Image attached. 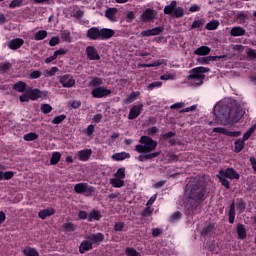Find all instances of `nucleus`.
<instances>
[{
  "instance_id": "nucleus-1",
  "label": "nucleus",
  "mask_w": 256,
  "mask_h": 256,
  "mask_svg": "<svg viewBox=\"0 0 256 256\" xmlns=\"http://www.w3.org/2000/svg\"><path fill=\"white\" fill-rule=\"evenodd\" d=\"M245 114V111L241 107L229 108L226 101H220L214 107V115L220 124L228 125L230 123H237Z\"/></svg>"
},
{
  "instance_id": "nucleus-2",
  "label": "nucleus",
  "mask_w": 256,
  "mask_h": 256,
  "mask_svg": "<svg viewBox=\"0 0 256 256\" xmlns=\"http://www.w3.org/2000/svg\"><path fill=\"white\" fill-rule=\"evenodd\" d=\"M204 193L205 189L200 182H189L185 190V197L189 199L187 205L201 202L203 200Z\"/></svg>"
},
{
  "instance_id": "nucleus-3",
  "label": "nucleus",
  "mask_w": 256,
  "mask_h": 256,
  "mask_svg": "<svg viewBox=\"0 0 256 256\" xmlns=\"http://www.w3.org/2000/svg\"><path fill=\"white\" fill-rule=\"evenodd\" d=\"M115 35V31L108 28L99 29L97 27H92L87 31V38L96 41V40H109Z\"/></svg>"
},
{
  "instance_id": "nucleus-4",
  "label": "nucleus",
  "mask_w": 256,
  "mask_h": 256,
  "mask_svg": "<svg viewBox=\"0 0 256 256\" xmlns=\"http://www.w3.org/2000/svg\"><path fill=\"white\" fill-rule=\"evenodd\" d=\"M157 147V142L148 136H142L140 144L135 147V150L141 154H148L154 151Z\"/></svg>"
},
{
  "instance_id": "nucleus-5",
  "label": "nucleus",
  "mask_w": 256,
  "mask_h": 256,
  "mask_svg": "<svg viewBox=\"0 0 256 256\" xmlns=\"http://www.w3.org/2000/svg\"><path fill=\"white\" fill-rule=\"evenodd\" d=\"M209 68L197 67L192 70V74L189 76V83L194 87H199L203 84L204 73L209 72Z\"/></svg>"
},
{
  "instance_id": "nucleus-6",
  "label": "nucleus",
  "mask_w": 256,
  "mask_h": 256,
  "mask_svg": "<svg viewBox=\"0 0 256 256\" xmlns=\"http://www.w3.org/2000/svg\"><path fill=\"white\" fill-rule=\"evenodd\" d=\"M164 14L170 15L176 19L182 18L185 14L184 9L181 6H177V2L173 0L168 6L164 8Z\"/></svg>"
},
{
  "instance_id": "nucleus-7",
  "label": "nucleus",
  "mask_w": 256,
  "mask_h": 256,
  "mask_svg": "<svg viewBox=\"0 0 256 256\" xmlns=\"http://www.w3.org/2000/svg\"><path fill=\"white\" fill-rule=\"evenodd\" d=\"M74 191L77 194H83L87 197H90L95 193V188L92 186H89L87 183H79L74 186Z\"/></svg>"
},
{
  "instance_id": "nucleus-8",
  "label": "nucleus",
  "mask_w": 256,
  "mask_h": 256,
  "mask_svg": "<svg viewBox=\"0 0 256 256\" xmlns=\"http://www.w3.org/2000/svg\"><path fill=\"white\" fill-rule=\"evenodd\" d=\"M91 94L94 98H104V97L110 95L111 91L109 89H107L106 86H102V87L100 86V87H96L95 89H93Z\"/></svg>"
},
{
  "instance_id": "nucleus-9",
  "label": "nucleus",
  "mask_w": 256,
  "mask_h": 256,
  "mask_svg": "<svg viewBox=\"0 0 256 256\" xmlns=\"http://www.w3.org/2000/svg\"><path fill=\"white\" fill-rule=\"evenodd\" d=\"M87 58L91 61L100 60V55L98 54L97 49L94 46H89L86 48Z\"/></svg>"
},
{
  "instance_id": "nucleus-10",
  "label": "nucleus",
  "mask_w": 256,
  "mask_h": 256,
  "mask_svg": "<svg viewBox=\"0 0 256 256\" xmlns=\"http://www.w3.org/2000/svg\"><path fill=\"white\" fill-rule=\"evenodd\" d=\"M157 19V13L152 9H147L142 15L141 20L143 22H152Z\"/></svg>"
},
{
  "instance_id": "nucleus-11",
  "label": "nucleus",
  "mask_w": 256,
  "mask_h": 256,
  "mask_svg": "<svg viewBox=\"0 0 256 256\" xmlns=\"http://www.w3.org/2000/svg\"><path fill=\"white\" fill-rule=\"evenodd\" d=\"M91 154H92L91 149H84V150L78 151L76 156L79 161L86 162L89 160Z\"/></svg>"
},
{
  "instance_id": "nucleus-12",
  "label": "nucleus",
  "mask_w": 256,
  "mask_h": 256,
  "mask_svg": "<svg viewBox=\"0 0 256 256\" xmlns=\"http://www.w3.org/2000/svg\"><path fill=\"white\" fill-rule=\"evenodd\" d=\"M220 175L229 179H239V174L232 168H228L225 171L221 170L219 172Z\"/></svg>"
},
{
  "instance_id": "nucleus-13",
  "label": "nucleus",
  "mask_w": 256,
  "mask_h": 256,
  "mask_svg": "<svg viewBox=\"0 0 256 256\" xmlns=\"http://www.w3.org/2000/svg\"><path fill=\"white\" fill-rule=\"evenodd\" d=\"M142 110H143V105L142 104L134 106L130 110V113H129V116H128L129 120L136 119L141 114Z\"/></svg>"
},
{
  "instance_id": "nucleus-14",
  "label": "nucleus",
  "mask_w": 256,
  "mask_h": 256,
  "mask_svg": "<svg viewBox=\"0 0 256 256\" xmlns=\"http://www.w3.org/2000/svg\"><path fill=\"white\" fill-rule=\"evenodd\" d=\"M60 83L62 84V86L64 88H71L74 86L75 80L71 76L65 75V76L61 77Z\"/></svg>"
},
{
  "instance_id": "nucleus-15",
  "label": "nucleus",
  "mask_w": 256,
  "mask_h": 256,
  "mask_svg": "<svg viewBox=\"0 0 256 256\" xmlns=\"http://www.w3.org/2000/svg\"><path fill=\"white\" fill-rule=\"evenodd\" d=\"M118 10L116 8H109L105 12V17L111 22H117V15Z\"/></svg>"
},
{
  "instance_id": "nucleus-16",
  "label": "nucleus",
  "mask_w": 256,
  "mask_h": 256,
  "mask_svg": "<svg viewBox=\"0 0 256 256\" xmlns=\"http://www.w3.org/2000/svg\"><path fill=\"white\" fill-rule=\"evenodd\" d=\"M87 239L93 244H99L104 240V235L101 233L92 234Z\"/></svg>"
},
{
  "instance_id": "nucleus-17",
  "label": "nucleus",
  "mask_w": 256,
  "mask_h": 256,
  "mask_svg": "<svg viewBox=\"0 0 256 256\" xmlns=\"http://www.w3.org/2000/svg\"><path fill=\"white\" fill-rule=\"evenodd\" d=\"M55 214V209L54 208H47V209H44V210H41L39 213H38V216L39 218L41 219H46L47 217H50L52 215Z\"/></svg>"
},
{
  "instance_id": "nucleus-18",
  "label": "nucleus",
  "mask_w": 256,
  "mask_h": 256,
  "mask_svg": "<svg viewBox=\"0 0 256 256\" xmlns=\"http://www.w3.org/2000/svg\"><path fill=\"white\" fill-rule=\"evenodd\" d=\"M24 44V41L20 38L13 39L9 42L8 47L11 50H17Z\"/></svg>"
},
{
  "instance_id": "nucleus-19",
  "label": "nucleus",
  "mask_w": 256,
  "mask_h": 256,
  "mask_svg": "<svg viewBox=\"0 0 256 256\" xmlns=\"http://www.w3.org/2000/svg\"><path fill=\"white\" fill-rule=\"evenodd\" d=\"M102 218L101 212L98 210H92L88 214V221L93 222V221H99Z\"/></svg>"
},
{
  "instance_id": "nucleus-20",
  "label": "nucleus",
  "mask_w": 256,
  "mask_h": 256,
  "mask_svg": "<svg viewBox=\"0 0 256 256\" xmlns=\"http://www.w3.org/2000/svg\"><path fill=\"white\" fill-rule=\"evenodd\" d=\"M246 33L245 29L242 27H234L231 29L230 34L233 37H240V36H244Z\"/></svg>"
},
{
  "instance_id": "nucleus-21",
  "label": "nucleus",
  "mask_w": 256,
  "mask_h": 256,
  "mask_svg": "<svg viewBox=\"0 0 256 256\" xmlns=\"http://www.w3.org/2000/svg\"><path fill=\"white\" fill-rule=\"evenodd\" d=\"M90 249H92V243L88 239L86 241H83L79 247V251L81 254L89 251Z\"/></svg>"
},
{
  "instance_id": "nucleus-22",
  "label": "nucleus",
  "mask_w": 256,
  "mask_h": 256,
  "mask_svg": "<svg viewBox=\"0 0 256 256\" xmlns=\"http://www.w3.org/2000/svg\"><path fill=\"white\" fill-rule=\"evenodd\" d=\"M211 52V49L207 46H202L198 48L194 53L198 56H207Z\"/></svg>"
},
{
  "instance_id": "nucleus-23",
  "label": "nucleus",
  "mask_w": 256,
  "mask_h": 256,
  "mask_svg": "<svg viewBox=\"0 0 256 256\" xmlns=\"http://www.w3.org/2000/svg\"><path fill=\"white\" fill-rule=\"evenodd\" d=\"M110 184L114 187V188H121L125 185V182L123 179L120 178H112L110 180Z\"/></svg>"
},
{
  "instance_id": "nucleus-24",
  "label": "nucleus",
  "mask_w": 256,
  "mask_h": 256,
  "mask_svg": "<svg viewBox=\"0 0 256 256\" xmlns=\"http://www.w3.org/2000/svg\"><path fill=\"white\" fill-rule=\"evenodd\" d=\"M160 154H161V152H155V153L148 154V155H140L139 158H138V160L141 161V162H144V161H147V160L156 158V157H158Z\"/></svg>"
},
{
  "instance_id": "nucleus-25",
  "label": "nucleus",
  "mask_w": 256,
  "mask_h": 256,
  "mask_svg": "<svg viewBox=\"0 0 256 256\" xmlns=\"http://www.w3.org/2000/svg\"><path fill=\"white\" fill-rule=\"evenodd\" d=\"M127 158H130V155L129 153H126V152L117 153L112 156V159L116 161H123Z\"/></svg>"
},
{
  "instance_id": "nucleus-26",
  "label": "nucleus",
  "mask_w": 256,
  "mask_h": 256,
  "mask_svg": "<svg viewBox=\"0 0 256 256\" xmlns=\"http://www.w3.org/2000/svg\"><path fill=\"white\" fill-rule=\"evenodd\" d=\"M26 87L27 85L24 82L20 81L13 86V90L19 93H23L26 90Z\"/></svg>"
},
{
  "instance_id": "nucleus-27",
  "label": "nucleus",
  "mask_w": 256,
  "mask_h": 256,
  "mask_svg": "<svg viewBox=\"0 0 256 256\" xmlns=\"http://www.w3.org/2000/svg\"><path fill=\"white\" fill-rule=\"evenodd\" d=\"M245 147V141L243 139H238L235 142V152L239 153L241 152Z\"/></svg>"
},
{
  "instance_id": "nucleus-28",
  "label": "nucleus",
  "mask_w": 256,
  "mask_h": 256,
  "mask_svg": "<svg viewBox=\"0 0 256 256\" xmlns=\"http://www.w3.org/2000/svg\"><path fill=\"white\" fill-rule=\"evenodd\" d=\"M237 232H238V235H239L240 239H245L246 238L247 233H246V229H245L244 225L239 224L237 226Z\"/></svg>"
},
{
  "instance_id": "nucleus-29",
  "label": "nucleus",
  "mask_w": 256,
  "mask_h": 256,
  "mask_svg": "<svg viewBox=\"0 0 256 256\" xmlns=\"http://www.w3.org/2000/svg\"><path fill=\"white\" fill-rule=\"evenodd\" d=\"M62 227L65 232H74L77 228L76 225L71 222L64 223Z\"/></svg>"
},
{
  "instance_id": "nucleus-30",
  "label": "nucleus",
  "mask_w": 256,
  "mask_h": 256,
  "mask_svg": "<svg viewBox=\"0 0 256 256\" xmlns=\"http://www.w3.org/2000/svg\"><path fill=\"white\" fill-rule=\"evenodd\" d=\"M23 253L26 256H39L38 251L36 249H34V248H31V247H28V248L24 249Z\"/></svg>"
},
{
  "instance_id": "nucleus-31",
  "label": "nucleus",
  "mask_w": 256,
  "mask_h": 256,
  "mask_svg": "<svg viewBox=\"0 0 256 256\" xmlns=\"http://www.w3.org/2000/svg\"><path fill=\"white\" fill-rule=\"evenodd\" d=\"M47 32L45 30H40L34 35L36 41H41L47 37Z\"/></svg>"
},
{
  "instance_id": "nucleus-32",
  "label": "nucleus",
  "mask_w": 256,
  "mask_h": 256,
  "mask_svg": "<svg viewBox=\"0 0 256 256\" xmlns=\"http://www.w3.org/2000/svg\"><path fill=\"white\" fill-rule=\"evenodd\" d=\"M89 85L95 88L101 87V85H103V80L101 78L95 77L92 79Z\"/></svg>"
},
{
  "instance_id": "nucleus-33",
  "label": "nucleus",
  "mask_w": 256,
  "mask_h": 256,
  "mask_svg": "<svg viewBox=\"0 0 256 256\" xmlns=\"http://www.w3.org/2000/svg\"><path fill=\"white\" fill-rule=\"evenodd\" d=\"M140 97V93L139 92H132L129 97L126 99V103L130 104L132 102H134L135 100H137Z\"/></svg>"
},
{
  "instance_id": "nucleus-34",
  "label": "nucleus",
  "mask_w": 256,
  "mask_h": 256,
  "mask_svg": "<svg viewBox=\"0 0 256 256\" xmlns=\"http://www.w3.org/2000/svg\"><path fill=\"white\" fill-rule=\"evenodd\" d=\"M61 159V154L59 152H54L52 154L51 160H50V164L51 165H56Z\"/></svg>"
},
{
  "instance_id": "nucleus-35",
  "label": "nucleus",
  "mask_w": 256,
  "mask_h": 256,
  "mask_svg": "<svg viewBox=\"0 0 256 256\" xmlns=\"http://www.w3.org/2000/svg\"><path fill=\"white\" fill-rule=\"evenodd\" d=\"M61 38L64 42H68L71 43L72 42V38H71V34L69 31L65 30L61 33Z\"/></svg>"
},
{
  "instance_id": "nucleus-36",
  "label": "nucleus",
  "mask_w": 256,
  "mask_h": 256,
  "mask_svg": "<svg viewBox=\"0 0 256 256\" xmlns=\"http://www.w3.org/2000/svg\"><path fill=\"white\" fill-rule=\"evenodd\" d=\"M29 95H30V100H37L38 98H40L42 96V93L38 89H35V90L31 91L29 93Z\"/></svg>"
},
{
  "instance_id": "nucleus-37",
  "label": "nucleus",
  "mask_w": 256,
  "mask_h": 256,
  "mask_svg": "<svg viewBox=\"0 0 256 256\" xmlns=\"http://www.w3.org/2000/svg\"><path fill=\"white\" fill-rule=\"evenodd\" d=\"M38 138V135L34 132L28 133L26 135H24L23 139L27 142H31L34 141Z\"/></svg>"
},
{
  "instance_id": "nucleus-38",
  "label": "nucleus",
  "mask_w": 256,
  "mask_h": 256,
  "mask_svg": "<svg viewBox=\"0 0 256 256\" xmlns=\"http://www.w3.org/2000/svg\"><path fill=\"white\" fill-rule=\"evenodd\" d=\"M127 256H141L140 252H137L134 248L129 247L125 250Z\"/></svg>"
},
{
  "instance_id": "nucleus-39",
  "label": "nucleus",
  "mask_w": 256,
  "mask_h": 256,
  "mask_svg": "<svg viewBox=\"0 0 256 256\" xmlns=\"http://www.w3.org/2000/svg\"><path fill=\"white\" fill-rule=\"evenodd\" d=\"M68 53V49L66 48H60L57 51L54 52V56L57 58H60Z\"/></svg>"
},
{
  "instance_id": "nucleus-40",
  "label": "nucleus",
  "mask_w": 256,
  "mask_h": 256,
  "mask_svg": "<svg viewBox=\"0 0 256 256\" xmlns=\"http://www.w3.org/2000/svg\"><path fill=\"white\" fill-rule=\"evenodd\" d=\"M255 130H256V126L254 125L244 134L243 140L246 142L252 136Z\"/></svg>"
},
{
  "instance_id": "nucleus-41",
  "label": "nucleus",
  "mask_w": 256,
  "mask_h": 256,
  "mask_svg": "<svg viewBox=\"0 0 256 256\" xmlns=\"http://www.w3.org/2000/svg\"><path fill=\"white\" fill-rule=\"evenodd\" d=\"M219 26V22L218 21H212L210 23H208L206 25V29L209 30V31H213V30H216Z\"/></svg>"
},
{
  "instance_id": "nucleus-42",
  "label": "nucleus",
  "mask_w": 256,
  "mask_h": 256,
  "mask_svg": "<svg viewBox=\"0 0 256 256\" xmlns=\"http://www.w3.org/2000/svg\"><path fill=\"white\" fill-rule=\"evenodd\" d=\"M115 178L124 180L125 178V168L122 167L120 169H118V171L114 174Z\"/></svg>"
},
{
  "instance_id": "nucleus-43",
  "label": "nucleus",
  "mask_w": 256,
  "mask_h": 256,
  "mask_svg": "<svg viewBox=\"0 0 256 256\" xmlns=\"http://www.w3.org/2000/svg\"><path fill=\"white\" fill-rule=\"evenodd\" d=\"M217 177L220 179L221 183L223 186H225L227 189L230 188V183L229 181L226 179L225 176H223L222 174L219 173V175H217Z\"/></svg>"
},
{
  "instance_id": "nucleus-44",
  "label": "nucleus",
  "mask_w": 256,
  "mask_h": 256,
  "mask_svg": "<svg viewBox=\"0 0 256 256\" xmlns=\"http://www.w3.org/2000/svg\"><path fill=\"white\" fill-rule=\"evenodd\" d=\"M212 57H200L197 59V61L202 65H208L212 61Z\"/></svg>"
},
{
  "instance_id": "nucleus-45",
  "label": "nucleus",
  "mask_w": 256,
  "mask_h": 256,
  "mask_svg": "<svg viewBox=\"0 0 256 256\" xmlns=\"http://www.w3.org/2000/svg\"><path fill=\"white\" fill-rule=\"evenodd\" d=\"M176 77L175 73H166L160 77L163 81L173 80Z\"/></svg>"
},
{
  "instance_id": "nucleus-46",
  "label": "nucleus",
  "mask_w": 256,
  "mask_h": 256,
  "mask_svg": "<svg viewBox=\"0 0 256 256\" xmlns=\"http://www.w3.org/2000/svg\"><path fill=\"white\" fill-rule=\"evenodd\" d=\"M57 72H58V68H57V67H52L50 70H46V71H45V75H46V77H52V76H54Z\"/></svg>"
},
{
  "instance_id": "nucleus-47",
  "label": "nucleus",
  "mask_w": 256,
  "mask_h": 256,
  "mask_svg": "<svg viewBox=\"0 0 256 256\" xmlns=\"http://www.w3.org/2000/svg\"><path fill=\"white\" fill-rule=\"evenodd\" d=\"M164 31V28L163 27H156L154 29H150V32H151V36H157L159 35L160 33H162Z\"/></svg>"
},
{
  "instance_id": "nucleus-48",
  "label": "nucleus",
  "mask_w": 256,
  "mask_h": 256,
  "mask_svg": "<svg viewBox=\"0 0 256 256\" xmlns=\"http://www.w3.org/2000/svg\"><path fill=\"white\" fill-rule=\"evenodd\" d=\"M41 111L44 113V114H48L52 111V107L48 104H43L41 106Z\"/></svg>"
},
{
  "instance_id": "nucleus-49",
  "label": "nucleus",
  "mask_w": 256,
  "mask_h": 256,
  "mask_svg": "<svg viewBox=\"0 0 256 256\" xmlns=\"http://www.w3.org/2000/svg\"><path fill=\"white\" fill-rule=\"evenodd\" d=\"M182 217V214L180 212H175L174 214H172L170 221L175 222L180 220Z\"/></svg>"
},
{
  "instance_id": "nucleus-50",
  "label": "nucleus",
  "mask_w": 256,
  "mask_h": 256,
  "mask_svg": "<svg viewBox=\"0 0 256 256\" xmlns=\"http://www.w3.org/2000/svg\"><path fill=\"white\" fill-rule=\"evenodd\" d=\"M162 86V82H153L148 86V90L152 91L155 88H160Z\"/></svg>"
},
{
  "instance_id": "nucleus-51",
  "label": "nucleus",
  "mask_w": 256,
  "mask_h": 256,
  "mask_svg": "<svg viewBox=\"0 0 256 256\" xmlns=\"http://www.w3.org/2000/svg\"><path fill=\"white\" fill-rule=\"evenodd\" d=\"M65 118H66L65 115L57 116V117H55V118L52 120V123H53V124H60L63 120H65Z\"/></svg>"
},
{
  "instance_id": "nucleus-52",
  "label": "nucleus",
  "mask_w": 256,
  "mask_h": 256,
  "mask_svg": "<svg viewBox=\"0 0 256 256\" xmlns=\"http://www.w3.org/2000/svg\"><path fill=\"white\" fill-rule=\"evenodd\" d=\"M213 132L226 135L228 134V131L225 128L217 127L213 129Z\"/></svg>"
},
{
  "instance_id": "nucleus-53",
  "label": "nucleus",
  "mask_w": 256,
  "mask_h": 256,
  "mask_svg": "<svg viewBox=\"0 0 256 256\" xmlns=\"http://www.w3.org/2000/svg\"><path fill=\"white\" fill-rule=\"evenodd\" d=\"M11 65L9 63L0 64V71L5 73L10 69Z\"/></svg>"
},
{
  "instance_id": "nucleus-54",
  "label": "nucleus",
  "mask_w": 256,
  "mask_h": 256,
  "mask_svg": "<svg viewBox=\"0 0 256 256\" xmlns=\"http://www.w3.org/2000/svg\"><path fill=\"white\" fill-rule=\"evenodd\" d=\"M22 3V0H12V2L10 3L9 7L11 9H14L16 7H19Z\"/></svg>"
},
{
  "instance_id": "nucleus-55",
  "label": "nucleus",
  "mask_w": 256,
  "mask_h": 256,
  "mask_svg": "<svg viewBox=\"0 0 256 256\" xmlns=\"http://www.w3.org/2000/svg\"><path fill=\"white\" fill-rule=\"evenodd\" d=\"M247 55H248V57L251 59V60H256V51L255 50H253V49H249L248 51H247Z\"/></svg>"
},
{
  "instance_id": "nucleus-56",
  "label": "nucleus",
  "mask_w": 256,
  "mask_h": 256,
  "mask_svg": "<svg viewBox=\"0 0 256 256\" xmlns=\"http://www.w3.org/2000/svg\"><path fill=\"white\" fill-rule=\"evenodd\" d=\"M159 132L157 127H151L147 130V134L150 136L156 135Z\"/></svg>"
},
{
  "instance_id": "nucleus-57",
  "label": "nucleus",
  "mask_w": 256,
  "mask_h": 256,
  "mask_svg": "<svg viewBox=\"0 0 256 256\" xmlns=\"http://www.w3.org/2000/svg\"><path fill=\"white\" fill-rule=\"evenodd\" d=\"M124 227H125V223L118 222V223L115 224L114 229H115V231L120 232V231L123 230Z\"/></svg>"
},
{
  "instance_id": "nucleus-58",
  "label": "nucleus",
  "mask_w": 256,
  "mask_h": 256,
  "mask_svg": "<svg viewBox=\"0 0 256 256\" xmlns=\"http://www.w3.org/2000/svg\"><path fill=\"white\" fill-rule=\"evenodd\" d=\"M59 43H60L59 38L58 37H53V38H51V40L49 42V45L51 47H54V46L58 45Z\"/></svg>"
},
{
  "instance_id": "nucleus-59",
  "label": "nucleus",
  "mask_w": 256,
  "mask_h": 256,
  "mask_svg": "<svg viewBox=\"0 0 256 256\" xmlns=\"http://www.w3.org/2000/svg\"><path fill=\"white\" fill-rule=\"evenodd\" d=\"M42 73L40 71H34L30 74V79L34 80V79H38L39 77H41Z\"/></svg>"
},
{
  "instance_id": "nucleus-60",
  "label": "nucleus",
  "mask_w": 256,
  "mask_h": 256,
  "mask_svg": "<svg viewBox=\"0 0 256 256\" xmlns=\"http://www.w3.org/2000/svg\"><path fill=\"white\" fill-rule=\"evenodd\" d=\"M88 216H89V214L86 211H80L78 214V218L80 220H85V219L88 220Z\"/></svg>"
},
{
  "instance_id": "nucleus-61",
  "label": "nucleus",
  "mask_w": 256,
  "mask_h": 256,
  "mask_svg": "<svg viewBox=\"0 0 256 256\" xmlns=\"http://www.w3.org/2000/svg\"><path fill=\"white\" fill-rule=\"evenodd\" d=\"M202 26H203L202 21H201V20H197V21H195V22L192 24L191 28H192V29H197V28H200V27H202Z\"/></svg>"
},
{
  "instance_id": "nucleus-62",
  "label": "nucleus",
  "mask_w": 256,
  "mask_h": 256,
  "mask_svg": "<svg viewBox=\"0 0 256 256\" xmlns=\"http://www.w3.org/2000/svg\"><path fill=\"white\" fill-rule=\"evenodd\" d=\"M237 208H238V210H239V213H242V212L245 210L246 205H245L244 202L240 201V202L237 204Z\"/></svg>"
},
{
  "instance_id": "nucleus-63",
  "label": "nucleus",
  "mask_w": 256,
  "mask_h": 256,
  "mask_svg": "<svg viewBox=\"0 0 256 256\" xmlns=\"http://www.w3.org/2000/svg\"><path fill=\"white\" fill-rule=\"evenodd\" d=\"M20 102H28L29 100H31L30 95L29 94H23L20 96Z\"/></svg>"
},
{
  "instance_id": "nucleus-64",
  "label": "nucleus",
  "mask_w": 256,
  "mask_h": 256,
  "mask_svg": "<svg viewBox=\"0 0 256 256\" xmlns=\"http://www.w3.org/2000/svg\"><path fill=\"white\" fill-rule=\"evenodd\" d=\"M14 173L12 171L3 173V178L9 180L13 177Z\"/></svg>"
}]
</instances>
